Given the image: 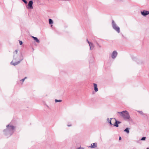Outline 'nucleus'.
Masks as SVG:
<instances>
[{
    "instance_id": "obj_7",
    "label": "nucleus",
    "mask_w": 149,
    "mask_h": 149,
    "mask_svg": "<svg viewBox=\"0 0 149 149\" xmlns=\"http://www.w3.org/2000/svg\"><path fill=\"white\" fill-rule=\"evenodd\" d=\"M141 14L143 16H146L149 14V11L147 10H144L143 11H141Z\"/></svg>"
},
{
    "instance_id": "obj_28",
    "label": "nucleus",
    "mask_w": 149,
    "mask_h": 149,
    "mask_svg": "<svg viewBox=\"0 0 149 149\" xmlns=\"http://www.w3.org/2000/svg\"><path fill=\"white\" fill-rule=\"evenodd\" d=\"M146 149H149V148H146Z\"/></svg>"
},
{
    "instance_id": "obj_18",
    "label": "nucleus",
    "mask_w": 149,
    "mask_h": 149,
    "mask_svg": "<svg viewBox=\"0 0 149 149\" xmlns=\"http://www.w3.org/2000/svg\"><path fill=\"white\" fill-rule=\"evenodd\" d=\"M76 149H84V148L83 147H80L77 148Z\"/></svg>"
},
{
    "instance_id": "obj_16",
    "label": "nucleus",
    "mask_w": 149,
    "mask_h": 149,
    "mask_svg": "<svg viewBox=\"0 0 149 149\" xmlns=\"http://www.w3.org/2000/svg\"><path fill=\"white\" fill-rule=\"evenodd\" d=\"M62 101V100H57V99H55V102H60Z\"/></svg>"
},
{
    "instance_id": "obj_15",
    "label": "nucleus",
    "mask_w": 149,
    "mask_h": 149,
    "mask_svg": "<svg viewBox=\"0 0 149 149\" xmlns=\"http://www.w3.org/2000/svg\"><path fill=\"white\" fill-rule=\"evenodd\" d=\"M114 119L115 120H116V122H115L114 125V126H116V127H118V123L117 122V121L116 120V119L115 118Z\"/></svg>"
},
{
    "instance_id": "obj_6",
    "label": "nucleus",
    "mask_w": 149,
    "mask_h": 149,
    "mask_svg": "<svg viewBox=\"0 0 149 149\" xmlns=\"http://www.w3.org/2000/svg\"><path fill=\"white\" fill-rule=\"evenodd\" d=\"M33 2L32 1H30L29 2L27 8L30 9H32L33 8Z\"/></svg>"
},
{
    "instance_id": "obj_12",
    "label": "nucleus",
    "mask_w": 149,
    "mask_h": 149,
    "mask_svg": "<svg viewBox=\"0 0 149 149\" xmlns=\"http://www.w3.org/2000/svg\"><path fill=\"white\" fill-rule=\"evenodd\" d=\"M112 119V118H110V119L109 118H107V121L111 125H112V124L111 123V120Z\"/></svg>"
},
{
    "instance_id": "obj_1",
    "label": "nucleus",
    "mask_w": 149,
    "mask_h": 149,
    "mask_svg": "<svg viewBox=\"0 0 149 149\" xmlns=\"http://www.w3.org/2000/svg\"><path fill=\"white\" fill-rule=\"evenodd\" d=\"M23 59L22 55L18 53V50H15L13 52V58L10 64L14 66H15L20 63Z\"/></svg>"
},
{
    "instance_id": "obj_13",
    "label": "nucleus",
    "mask_w": 149,
    "mask_h": 149,
    "mask_svg": "<svg viewBox=\"0 0 149 149\" xmlns=\"http://www.w3.org/2000/svg\"><path fill=\"white\" fill-rule=\"evenodd\" d=\"M129 128H126L124 130V131L126 132L127 133L129 134Z\"/></svg>"
},
{
    "instance_id": "obj_11",
    "label": "nucleus",
    "mask_w": 149,
    "mask_h": 149,
    "mask_svg": "<svg viewBox=\"0 0 149 149\" xmlns=\"http://www.w3.org/2000/svg\"><path fill=\"white\" fill-rule=\"evenodd\" d=\"M31 37L33 38L34 40L37 43H40L39 40L38 39L37 37H34L33 36H31Z\"/></svg>"
},
{
    "instance_id": "obj_23",
    "label": "nucleus",
    "mask_w": 149,
    "mask_h": 149,
    "mask_svg": "<svg viewBox=\"0 0 149 149\" xmlns=\"http://www.w3.org/2000/svg\"><path fill=\"white\" fill-rule=\"evenodd\" d=\"M24 80H25L24 79H22V80H21V81H22V82H23L24 81Z\"/></svg>"
},
{
    "instance_id": "obj_8",
    "label": "nucleus",
    "mask_w": 149,
    "mask_h": 149,
    "mask_svg": "<svg viewBox=\"0 0 149 149\" xmlns=\"http://www.w3.org/2000/svg\"><path fill=\"white\" fill-rule=\"evenodd\" d=\"M97 143H92L89 147L91 148H95L97 147Z\"/></svg>"
},
{
    "instance_id": "obj_2",
    "label": "nucleus",
    "mask_w": 149,
    "mask_h": 149,
    "mask_svg": "<svg viewBox=\"0 0 149 149\" xmlns=\"http://www.w3.org/2000/svg\"><path fill=\"white\" fill-rule=\"evenodd\" d=\"M6 128L3 130L4 134L8 137L12 135L14 133L16 127L10 123L6 125Z\"/></svg>"
},
{
    "instance_id": "obj_3",
    "label": "nucleus",
    "mask_w": 149,
    "mask_h": 149,
    "mask_svg": "<svg viewBox=\"0 0 149 149\" xmlns=\"http://www.w3.org/2000/svg\"><path fill=\"white\" fill-rule=\"evenodd\" d=\"M117 113L119 114L125 120H128L130 119V116L129 113L127 111H123L121 112H118Z\"/></svg>"
},
{
    "instance_id": "obj_5",
    "label": "nucleus",
    "mask_w": 149,
    "mask_h": 149,
    "mask_svg": "<svg viewBox=\"0 0 149 149\" xmlns=\"http://www.w3.org/2000/svg\"><path fill=\"white\" fill-rule=\"evenodd\" d=\"M118 53L116 51H113L111 54V57L113 59H115L117 57Z\"/></svg>"
},
{
    "instance_id": "obj_22",
    "label": "nucleus",
    "mask_w": 149,
    "mask_h": 149,
    "mask_svg": "<svg viewBox=\"0 0 149 149\" xmlns=\"http://www.w3.org/2000/svg\"><path fill=\"white\" fill-rule=\"evenodd\" d=\"M72 126V125L71 124H68L67 125V126L68 127H70Z\"/></svg>"
},
{
    "instance_id": "obj_17",
    "label": "nucleus",
    "mask_w": 149,
    "mask_h": 149,
    "mask_svg": "<svg viewBox=\"0 0 149 149\" xmlns=\"http://www.w3.org/2000/svg\"><path fill=\"white\" fill-rule=\"evenodd\" d=\"M146 139V137H143L141 139V140H142V141H144V140H145Z\"/></svg>"
},
{
    "instance_id": "obj_25",
    "label": "nucleus",
    "mask_w": 149,
    "mask_h": 149,
    "mask_svg": "<svg viewBox=\"0 0 149 149\" xmlns=\"http://www.w3.org/2000/svg\"><path fill=\"white\" fill-rule=\"evenodd\" d=\"M121 139V137H120L119 138V140H120Z\"/></svg>"
},
{
    "instance_id": "obj_29",
    "label": "nucleus",
    "mask_w": 149,
    "mask_h": 149,
    "mask_svg": "<svg viewBox=\"0 0 149 149\" xmlns=\"http://www.w3.org/2000/svg\"><path fill=\"white\" fill-rule=\"evenodd\" d=\"M52 26V25H51V26Z\"/></svg>"
},
{
    "instance_id": "obj_14",
    "label": "nucleus",
    "mask_w": 149,
    "mask_h": 149,
    "mask_svg": "<svg viewBox=\"0 0 149 149\" xmlns=\"http://www.w3.org/2000/svg\"><path fill=\"white\" fill-rule=\"evenodd\" d=\"M49 23L50 24H53V22L52 20L51 19H49Z\"/></svg>"
},
{
    "instance_id": "obj_9",
    "label": "nucleus",
    "mask_w": 149,
    "mask_h": 149,
    "mask_svg": "<svg viewBox=\"0 0 149 149\" xmlns=\"http://www.w3.org/2000/svg\"><path fill=\"white\" fill-rule=\"evenodd\" d=\"M93 86L94 88V91L95 92H97L98 91L97 86L96 84L93 83Z\"/></svg>"
},
{
    "instance_id": "obj_19",
    "label": "nucleus",
    "mask_w": 149,
    "mask_h": 149,
    "mask_svg": "<svg viewBox=\"0 0 149 149\" xmlns=\"http://www.w3.org/2000/svg\"><path fill=\"white\" fill-rule=\"evenodd\" d=\"M23 1L25 4H26L27 3V2L26 0H22Z\"/></svg>"
},
{
    "instance_id": "obj_10",
    "label": "nucleus",
    "mask_w": 149,
    "mask_h": 149,
    "mask_svg": "<svg viewBox=\"0 0 149 149\" xmlns=\"http://www.w3.org/2000/svg\"><path fill=\"white\" fill-rule=\"evenodd\" d=\"M88 43L89 44L91 50L94 47V45L93 43L89 42H88Z\"/></svg>"
},
{
    "instance_id": "obj_24",
    "label": "nucleus",
    "mask_w": 149,
    "mask_h": 149,
    "mask_svg": "<svg viewBox=\"0 0 149 149\" xmlns=\"http://www.w3.org/2000/svg\"><path fill=\"white\" fill-rule=\"evenodd\" d=\"M117 122L118 123V124H120V123L119 121H117Z\"/></svg>"
},
{
    "instance_id": "obj_21",
    "label": "nucleus",
    "mask_w": 149,
    "mask_h": 149,
    "mask_svg": "<svg viewBox=\"0 0 149 149\" xmlns=\"http://www.w3.org/2000/svg\"><path fill=\"white\" fill-rule=\"evenodd\" d=\"M138 112L141 114H143V113L142 111H138Z\"/></svg>"
},
{
    "instance_id": "obj_4",
    "label": "nucleus",
    "mask_w": 149,
    "mask_h": 149,
    "mask_svg": "<svg viewBox=\"0 0 149 149\" xmlns=\"http://www.w3.org/2000/svg\"><path fill=\"white\" fill-rule=\"evenodd\" d=\"M112 24L113 29L118 33H119L120 32V28L117 25L113 20H112Z\"/></svg>"
},
{
    "instance_id": "obj_20",
    "label": "nucleus",
    "mask_w": 149,
    "mask_h": 149,
    "mask_svg": "<svg viewBox=\"0 0 149 149\" xmlns=\"http://www.w3.org/2000/svg\"><path fill=\"white\" fill-rule=\"evenodd\" d=\"M19 43L20 45H21L22 44V41H19Z\"/></svg>"
},
{
    "instance_id": "obj_26",
    "label": "nucleus",
    "mask_w": 149,
    "mask_h": 149,
    "mask_svg": "<svg viewBox=\"0 0 149 149\" xmlns=\"http://www.w3.org/2000/svg\"><path fill=\"white\" fill-rule=\"evenodd\" d=\"M27 77H25L24 78V79L25 80V79H26Z\"/></svg>"
},
{
    "instance_id": "obj_27",
    "label": "nucleus",
    "mask_w": 149,
    "mask_h": 149,
    "mask_svg": "<svg viewBox=\"0 0 149 149\" xmlns=\"http://www.w3.org/2000/svg\"><path fill=\"white\" fill-rule=\"evenodd\" d=\"M87 42H88H88H89V41H88V39H87Z\"/></svg>"
}]
</instances>
